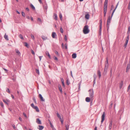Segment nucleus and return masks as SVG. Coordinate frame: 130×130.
I'll return each instance as SVG.
<instances>
[{
    "mask_svg": "<svg viewBox=\"0 0 130 130\" xmlns=\"http://www.w3.org/2000/svg\"><path fill=\"white\" fill-rule=\"evenodd\" d=\"M108 58H106V61L105 62V66L104 69V72H103V74L105 75L106 74L108 69Z\"/></svg>",
    "mask_w": 130,
    "mask_h": 130,
    "instance_id": "f257e3e1",
    "label": "nucleus"
},
{
    "mask_svg": "<svg viewBox=\"0 0 130 130\" xmlns=\"http://www.w3.org/2000/svg\"><path fill=\"white\" fill-rule=\"evenodd\" d=\"M111 16L110 17V16H109L107 20V21L106 26L107 27V31L108 32L109 29V27L110 24V21L111 19Z\"/></svg>",
    "mask_w": 130,
    "mask_h": 130,
    "instance_id": "f03ea898",
    "label": "nucleus"
},
{
    "mask_svg": "<svg viewBox=\"0 0 130 130\" xmlns=\"http://www.w3.org/2000/svg\"><path fill=\"white\" fill-rule=\"evenodd\" d=\"M89 30L88 29V26L87 25H85L84 28L83 32L85 34H86L89 32Z\"/></svg>",
    "mask_w": 130,
    "mask_h": 130,
    "instance_id": "7ed1b4c3",
    "label": "nucleus"
},
{
    "mask_svg": "<svg viewBox=\"0 0 130 130\" xmlns=\"http://www.w3.org/2000/svg\"><path fill=\"white\" fill-rule=\"evenodd\" d=\"M88 91L89 92V96L91 99L94 96V91L93 89H90Z\"/></svg>",
    "mask_w": 130,
    "mask_h": 130,
    "instance_id": "20e7f679",
    "label": "nucleus"
},
{
    "mask_svg": "<svg viewBox=\"0 0 130 130\" xmlns=\"http://www.w3.org/2000/svg\"><path fill=\"white\" fill-rule=\"evenodd\" d=\"M31 106L33 108L35 109L37 112H39V110L38 107L37 106H35L33 103L31 104Z\"/></svg>",
    "mask_w": 130,
    "mask_h": 130,
    "instance_id": "39448f33",
    "label": "nucleus"
},
{
    "mask_svg": "<svg viewBox=\"0 0 130 130\" xmlns=\"http://www.w3.org/2000/svg\"><path fill=\"white\" fill-rule=\"evenodd\" d=\"M105 112H104L102 116V120L101 121V123H102L105 120Z\"/></svg>",
    "mask_w": 130,
    "mask_h": 130,
    "instance_id": "423d86ee",
    "label": "nucleus"
},
{
    "mask_svg": "<svg viewBox=\"0 0 130 130\" xmlns=\"http://www.w3.org/2000/svg\"><path fill=\"white\" fill-rule=\"evenodd\" d=\"M130 69V63L129 62V63L127 65L126 68V72H127L128 71L129 69Z\"/></svg>",
    "mask_w": 130,
    "mask_h": 130,
    "instance_id": "0eeeda50",
    "label": "nucleus"
},
{
    "mask_svg": "<svg viewBox=\"0 0 130 130\" xmlns=\"http://www.w3.org/2000/svg\"><path fill=\"white\" fill-rule=\"evenodd\" d=\"M112 120H110V123L109 126V128L110 130H111L112 128Z\"/></svg>",
    "mask_w": 130,
    "mask_h": 130,
    "instance_id": "6e6552de",
    "label": "nucleus"
},
{
    "mask_svg": "<svg viewBox=\"0 0 130 130\" xmlns=\"http://www.w3.org/2000/svg\"><path fill=\"white\" fill-rule=\"evenodd\" d=\"M58 87L59 89V90L60 91V93H62V89L61 87V86L60 84L58 85Z\"/></svg>",
    "mask_w": 130,
    "mask_h": 130,
    "instance_id": "1a4fd4ad",
    "label": "nucleus"
},
{
    "mask_svg": "<svg viewBox=\"0 0 130 130\" xmlns=\"http://www.w3.org/2000/svg\"><path fill=\"white\" fill-rule=\"evenodd\" d=\"M56 35L55 32H53L52 34V37L53 38H56Z\"/></svg>",
    "mask_w": 130,
    "mask_h": 130,
    "instance_id": "9d476101",
    "label": "nucleus"
},
{
    "mask_svg": "<svg viewBox=\"0 0 130 130\" xmlns=\"http://www.w3.org/2000/svg\"><path fill=\"white\" fill-rule=\"evenodd\" d=\"M36 122L39 124H41V121L39 118H38L36 119Z\"/></svg>",
    "mask_w": 130,
    "mask_h": 130,
    "instance_id": "9b49d317",
    "label": "nucleus"
},
{
    "mask_svg": "<svg viewBox=\"0 0 130 130\" xmlns=\"http://www.w3.org/2000/svg\"><path fill=\"white\" fill-rule=\"evenodd\" d=\"M39 97L41 99V101H44V99H43L42 95L41 94H39Z\"/></svg>",
    "mask_w": 130,
    "mask_h": 130,
    "instance_id": "f8f14e48",
    "label": "nucleus"
},
{
    "mask_svg": "<svg viewBox=\"0 0 130 130\" xmlns=\"http://www.w3.org/2000/svg\"><path fill=\"white\" fill-rule=\"evenodd\" d=\"M107 6H104V13H106V12H107Z\"/></svg>",
    "mask_w": 130,
    "mask_h": 130,
    "instance_id": "ddd939ff",
    "label": "nucleus"
},
{
    "mask_svg": "<svg viewBox=\"0 0 130 130\" xmlns=\"http://www.w3.org/2000/svg\"><path fill=\"white\" fill-rule=\"evenodd\" d=\"M118 3L117 4V5H116V7H115V9H114V10H113V12L112 13V14H111V17H112L113 15V13H114V12H115L116 9L117 8V7L118 6Z\"/></svg>",
    "mask_w": 130,
    "mask_h": 130,
    "instance_id": "4468645a",
    "label": "nucleus"
},
{
    "mask_svg": "<svg viewBox=\"0 0 130 130\" xmlns=\"http://www.w3.org/2000/svg\"><path fill=\"white\" fill-rule=\"evenodd\" d=\"M99 76V78H100L101 76V74L100 71L99 70L97 72Z\"/></svg>",
    "mask_w": 130,
    "mask_h": 130,
    "instance_id": "2eb2a0df",
    "label": "nucleus"
},
{
    "mask_svg": "<svg viewBox=\"0 0 130 130\" xmlns=\"http://www.w3.org/2000/svg\"><path fill=\"white\" fill-rule=\"evenodd\" d=\"M90 15L88 13L87 14L85 15V18L87 19H88L89 18Z\"/></svg>",
    "mask_w": 130,
    "mask_h": 130,
    "instance_id": "dca6fc26",
    "label": "nucleus"
},
{
    "mask_svg": "<svg viewBox=\"0 0 130 130\" xmlns=\"http://www.w3.org/2000/svg\"><path fill=\"white\" fill-rule=\"evenodd\" d=\"M90 98L88 97H86V98L85 100L87 102H89L90 101Z\"/></svg>",
    "mask_w": 130,
    "mask_h": 130,
    "instance_id": "f3484780",
    "label": "nucleus"
},
{
    "mask_svg": "<svg viewBox=\"0 0 130 130\" xmlns=\"http://www.w3.org/2000/svg\"><path fill=\"white\" fill-rule=\"evenodd\" d=\"M72 58H75L76 57V53H73L72 55Z\"/></svg>",
    "mask_w": 130,
    "mask_h": 130,
    "instance_id": "a211bd4d",
    "label": "nucleus"
},
{
    "mask_svg": "<svg viewBox=\"0 0 130 130\" xmlns=\"http://www.w3.org/2000/svg\"><path fill=\"white\" fill-rule=\"evenodd\" d=\"M123 84V82L121 81V83L120 84V88L121 89L122 88Z\"/></svg>",
    "mask_w": 130,
    "mask_h": 130,
    "instance_id": "6ab92c4d",
    "label": "nucleus"
},
{
    "mask_svg": "<svg viewBox=\"0 0 130 130\" xmlns=\"http://www.w3.org/2000/svg\"><path fill=\"white\" fill-rule=\"evenodd\" d=\"M108 1V0H105V2H104V6H107Z\"/></svg>",
    "mask_w": 130,
    "mask_h": 130,
    "instance_id": "aec40b11",
    "label": "nucleus"
},
{
    "mask_svg": "<svg viewBox=\"0 0 130 130\" xmlns=\"http://www.w3.org/2000/svg\"><path fill=\"white\" fill-rule=\"evenodd\" d=\"M39 128H38L39 129V130H42L44 128V126H39Z\"/></svg>",
    "mask_w": 130,
    "mask_h": 130,
    "instance_id": "412c9836",
    "label": "nucleus"
},
{
    "mask_svg": "<svg viewBox=\"0 0 130 130\" xmlns=\"http://www.w3.org/2000/svg\"><path fill=\"white\" fill-rule=\"evenodd\" d=\"M4 38H5V39L7 41L9 40L8 36L7 35H6V34H5V35L4 36Z\"/></svg>",
    "mask_w": 130,
    "mask_h": 130,
    "instance_id": "4be33fe9",
    "label": "nucleus"
},
{
    "mask_svg": "<svg viewBox=\"0 0 130 130\" xmlns=\"http://www.w3.org/2000/svg\"><path fill=\"white\" fill-rule=\"evenodd\" d=\"M42 38L43 40H46L47 39V38L46 37H45L44 36H42Z\"/></svg>",
    "mask_w": 130,
    "mask_h": 130,
    "instance_id": "5701e85b",
    "label": "nucleus"
},
{
    "mask_svg": "<svg viewBox=\"0 0 130 130\" xmlns=\"http://www.w3.org/2000/svg\"><path fill=\"white\" fill-rule=\"evenodd\" d=\"M15 51V52H16V53H17L18 54V55H20L21 53H20V52L18 50L16 49Z\"/></svg>",
    "mask_w": 130,
    "mask_h": 130,
    "instance_id": "b1692460",
    "label": "nucleus"
},
{
    "mask_svg": "<svg viewBox=\"0 0 130 130\" xmlns=\"http://www.w3.org/2000/svg\"><path fill=\"white\" fill-rule=\"evenodd\" d=\"M19 37L21 39H24V38L23 37V36L21 34H20L19 35Z\"/></svg>",
    "mask_w": 130,
    "mask_h": 130,
    "instance_id": "393cba45",
    "label": "nucleus"
},
{
    "mask_svg": "<svg viewBox=\"0 0 130 130\" xmlns=\"http://www.w3.org/2000/svg\"><path fill=\"white\" fill-rule=\"evenodd\" d=\"M30 6L34 10H35V7L32 4H30Z\"/></svg>",
    "mask_w": 130,
    "mask_h": 130,
    "instance_id": "a878e982",
    "label": "nucleus"
},
{
    "mask_svg": "<svg viewBox=\"0 0 130 130\" xmlns=\"http://www.w3.org/2000/svg\"><path fill=\"white\" fill-rule=\"evenodd\" d=\"M66 130H68L69 128V125L67 124L66 125Z\"/></svg>",
    "mask_w": 130,
    "mask_h": 130,
    "instance_id": "bb28decb",
    "label": "nucleus"
},
{
    "mask_svg": "<svg viewBox=\"0 0 130 130\" xmlns=\"http://www.w3.org/2000/svg\"><path fill=\"white\" fill-rule=\"evenodd\" d=\"M70 83L69 80V79H67L66 80V84L67 85H69L70 84Z\"/></svg>",
    "mask_w": 130,
    "mask_h": 130,
    "instance_id": "cd10ccee",
    "label": "nucleus"
},
{
    "mask_svg": "<svg viewBox=\"0 0 130 130\" xmlns=\"http://www.w3.org/2000/svg\"><path fill=\"white\" fill-rule=\"evenodd\" d=\"M24 45L26 47H27V48H28V44L26 42H25L24 43Z\"/></svg>",
    "mask_w": 130,
    "mask_h": 130,
    "instance_id": "c85d7f7f",
    "label": "nucleus"
},
{
    "mask_svg": "<svg viewBox=\"0 0 130 130\" xmlns=\"http://www.w3.org/2000/svg\"><path fill=\"white\" fill-rule=\"evenodd\" d=\"M54 14L55 15L54 19L55 20H57V15L55 14Z\"/></svg>",
    "mask_w": 130,
    "mask_h": 130,
    "instance_id": "c756f323",
    "label": "nucleus"
},
{
    "mask_svg": "<svg viewBox=\"0 0 130 130\" xmlns=\"http://www.w3.org/2000/svg\"><path fill=\"white\" fill-rule=\"evenodd\" d=\"M59 18H60L61 20L62 18V16L61 14V13H60L59 14Z\"/></svg>",
    "mask_w": 130,
    "mask_h": 130,
    "instance_id": "7c9ffc66",
    "label": "nucleus"
},
{
    "mask_svg": "<svg viewBox=\"0 0 130 130\" xmlns=\"http://www.w3.org/2000/svg\"><path fill=\"white\" fill-rule=\"evenodd\" d=\"M102 19H101V20H100V26H102Z\"/></svg>",
    "mask_w": 130,
    "mask_h": 130,
    "instance_id": "2f4dec72",
    "label": "nucleus"
},
{
    "mask_svg": "<svg viewBox=\"0 0 130 130\" xmlns=\"http://www.w3.org/2000/svg\"><path fill=\"white\" fill-rule=\"evenodd\" d=\"M46 55H47L48 56V57L49 58H51L50 55L48 52L47 53H46Z\"/></svg>",
    "mask_w": 130,
    "mask_h": 130,
    "instance_id": "473e14b6",
    "label": "nucleus"
},
{
    "mask_svg": "<svg viewBox=\"0 0 130 130\" xmlns=\"http://www.w3.org/2000/svg\"><path fill=\"white\" fill-rule=\"evenodd\" d=\"M60 32L61 33H63V28L61 27L60 28Z\"/></svg>",
    "mask_w": 130,
    "mask_h": 130,
    "instance_id": "72a5a7b5",
    "label": "nucleus"
},
{
    "mask_svg": "<svg viewBox=\"0 0 130 130\" xmlns=\"http://www.w3.org/2000/svg\"><path fill=\"white\" fill-rule=\"evenodd\" d=\"M36 72L37 73H38V74H39V70L38 69H36Z\"/></svg>",
    "mask_w": 130,
    "mask_h": 130,
    "instance_id": "f704fd0d",
    "label": "nucleus"
},
{
    "mask_svg": "<svg viewBox=\"0 0 130 130\" xmlns=\"http://www.w3.org/2000/svg\"><path fill=\"white\" fill-rule=\"evenodd\" d=\"M111 104L110 105L109 107V108H112V105H113V102H111Z\"/></svg>",
    "mask_w": 130,
    "mask_h": 130,
    "instance_id": "c9c22d12",
    "label": "nucleus"
},
{
    "mask_svg": "<svg viewBox=\"0 0 130 130\" xmlns=\"http://www.w3.org/2000/svg\"><path fill=\"white\" fill-rule=\"evenodd\" d=\"M102 26H100V34H101V29H102Z\"/></svg>",
    "mask_w": 130,
    "mask_h": 130,
    "instance_id": "e433bc0d",
    "label": "nucleus"
},
{
    "mask_svg": "<svg viewBox=\"0 0 130 130\" xmlns=\"http://www.w3.org/2000/svg\"><path fill=\"white\" fill-rule=\"evenodd\" d=\"M31 37L32 39L34 40L35 38L33 35L31 34Z\"/></svg>",
    "mask_w": 130,
    "mask_h": 130,
    "instance_id": "4c0bfd02",
    "label": "nucleus"
},
{
    "mask_svg": "<svg viewBox=\"0 0 130 130\" xmlns=\"http://www.w3.org/2000/svg\"><path fill=\"white\" fill-rule=\"evenodd\" d=\"M37 21H39L40 22H42V21L40 18H38L37 19Z\"/></svg>",
    "mask_w": 130,
    "mask_h": 130,
    "instance_id": "58836bf2",
    "label": "nucleus"
},
{
    "mask_svg": "<svg viewBox=\"0 0 130 130\" xmlns=\"http://www.w3.org/2000/svg\"><path fill=\"white\" fill-rule=\"evenodd\" d=\"M31 53H32V54L33 55H34L35 54V52H34V51L33 50H31Z\"/></svg>",
    "mask_w": 130,
    "mask_h": 130,
    "instance_id": "ea45409f",
    "label": "nucleus"
},
{
    "mask_svg": "<svg viewBox=\"0 0 130 130\" xmlns=\"http://www.w3.org/2000/svg\"><path fill=\"white\" fill-rule=\"evenodd\" d=\"M128 9H130V1H129V4H128Z\"/></svg>",
    "mask_w": 130,
    "mask_h": 130,
    "instance_id": "a19ab883",
    "label": "nucleus"
},
{
    "mask_svg": "<svg viewBox=\"0 0 130 130\" xmlns=\"http://www.w3.org/2000/svg\"><path fill=\"white\" fill-rule=\"evenodd\" d=\"M22 14L23 16V17H25V14L23 12H22Z\"/></svg>",
    "mask_w": 130,
    "mask_h": 130,
    "instance_id": "79ce46f5",
    "label": "nucleus"
},
{
    "mask_svg": "<svg viewBox=\"0 0 130 130\" xmlns=\"http://www.w3.org/2000/svg\"><path fill=\"white\" fill-rule=\"evenodd\" d=\"M65 48L66 49H67V43H65L64 44Z\"/></svg>",
    "mask_w": 130,
    "mask_h": 130,
    "instance_id": "37998d69",
    "label": "nucleus"
},
{
    "mask_svg": "<svg viewBox=\"0 0 130 130\" xmlns=\"http://www.w3.org/2000/svg\"><path fill=\"white\" fill-rule=\"evenodd\" d=\"M57 115L59 118H60L61 117L60 115L59 114L58 112L57 113Z\"/></svg>",
    "mask_w": 130,
    "mask_h": 130,
    "instance_id": "c03bdc74",
    "label": "nucleus"
},
{
    "mask_svg": "<svg viewBox=\"0 0 130 130\" xmlns=\"http://www.w3.org/2000/svg\"><path fill=\"white\" fill-rule=\"evenodd\" d=\"M130 89V85H129L127 89V91H128Z\"/></svg>",
    "mask_w": 130,
    "mask_h": 130,
    "instance_id": "a18cd8bd",
    "label": "nucleus"
},
{
    "mask_svg": "<svg viewBox=\"0 0 130 130\" xmlns=\"http://www.w3.org/2000/svg\"><path fill=\"white\" fill-rule=\"evenodd\" d=\"M0 104L1 106L3 107H4L3 104L2 102H0Z\"/></svg>",
    "mask_w": 130,
    "mask_h": 130,
    "instance_id": "49530a36",
    "label": "nucleus"
},
{
    "mask_svg": "<svg viewBox=\"0 0 130 130\" xmlns=\"http://www.w3.org/2000/svg\"><path fill=\"white\" fill-rule=\"evenodd\" d=\"M114 6L113 5H112L111 6V9H110V11H111L112 9L114 8Z\"/></svg>",
    "mask_w": 130,
    "mask_h": 130,
    "instance_id": "de8ad7c7",
    "label": "nucleus"
},
{
    "mask_svg": "<svg viewBox=\"0 0 130 130\" xmlns=\"http://www.w3.org/2000/svg\"><path fill=\"white\" fill-rule=\"evenodd\" d=\"M6 91L9 93H10V92L9 90V89L8 88H7V90H6Z\"/></svg>",
    "mask_w": 130,
    "mask_h": 130,
    "instance_id": "09e8293b",
    "label": "nucleus"
},
{
    "mask_svg": "<svg viewBox=\"0 0 130 130\" xmlns=\"http://www.w3.org/2000/svg\"><path fill=\"white\" fill-rule=\"evenodd\" d=\"M64 39L66 41H67V38L66 35L64 36Z\"/></svg>",
    "mask_w": 130,
    "mask_h": 130,
    "instance_id": "8fccbe9b",
    "label": "nucleus"
},
{
    "mask_svg": "<svg viewBox=\"0 0 130 130\" xmlns=\"http://www.w3.org/2000/svg\"><path fill=\"white\" fill-rule=\"evenodd\" d=\"M127 44V43H125L124 45V47L125 48L126 47Z\"/></svg>",
    "mask_w": 130,
    "mask_h": 130,
    "instance_id": "3c124183",
    "label": "nucleus"
},
{
    "mask_svg": "<svg viewBox=\"0 0 130 130\" xmlns=\"http://www.w3.org/2000/svg\"><path fill=\"white\" fill-rule=\"evenodd\" d=\"M61 80L62 83L64 82V80L63 78H61Z\"/></svg>",
    "mask_w": 130,
    "mask_h": 130,
    "instance_id": "603ef678",
    "label": "nucleus"
},
{
    "mask_svg": "<svg viewBox=\"0 0 130 130\" xmlns=\"http://www.w3.org/2000/svg\"><path fill=\"white\" fill-rule=\"evenodd\" d=\"M3 69L5 71H6V73H7V72H8V70H7L6 69H5V68H3Z\"/></svg>",
    "mask_w": 130,
    "mask_h": 130,
    "instance_id": "864d4df0",
    "label": "nucleus"
},
{
    "mask_svg": "<svg viewBox=\"0 0 130 130\" xmlns=\"http://www.w3.org/2000/svg\"><path fill=\"white\" fill-rule=\"evenodd\" d=\"M3 101L6 104H8V103L6 101V100H3Z\"/></svg>",
    "mask_w": 130,
    "mask_h": 130,
    "instance_id": "5fc2aeb1",
    "label": "nucleus"
},
{
    "mask_svg": "<svg viewBox=\"0 0 130 130\" xmlns=\"http://www.w3.org/2000/svg\"><path fill=\"white\" fill-rule=\"evenodd\" d=\"M54 59L55 60H58L57 58L55 56H54Z\"/></svg>",
    "mask_w": 130,
    "mask_h": 130,
    "instance_id": "6e6d98bb",
    "label": "nucleus"
},
{
    "mask_svg": "<svg viewBox=\"0 0 130 130\" xmlns=\"http://www.w3.org/2000/svg\"><path fill=\"white\" fill-rule=\"evenodd\" d=\"M23 115L25 117L27 118V116H26V114L25 113H23Z\"/></svg>",
    "mask_w": 130,
    "mask_h": 130,
    "instance_id": "4d7b16f0",
    "label": "nucleus"
},
{
    "mask_svg": "<svg viewBox=\"0 0 130 130\" xmlns=\"http://www.w3.org/2000/svg\"><path fill=\"white\" fill-rule=\"evenodd\" d=\"M129 40L126 39L125 40V43H128Z\"/></svg>",
    "mask_w": 130,
    "mask_h": 130,
    "instance_id": "13d9d810",
    "label": "nucleus"
},
{
    "mask_svg": "<svg viewBox=\"0 0 130 130\" xmlns=\"http://www.w3.org/2000/svg\"><path fill=\"white\" fill-rule=\"evenodd\" d=\"M62 83L63 86L64 87H65V85L64 82Z\"/></svg>",
    "mask_w": 130,
    "mask_h": 130,
    "instance_id": "bf43d9fd",
    "label": "nucleus"
},
{
    "mask_svg": "<svg viewBox=\"0 0 130 130\" xmlns=\"http://www.w3.org/2000/svg\"><path fill=\"white\" fill-rule=\"evenodd\" d=\"M33 100L36 103V100L35 99V98H33Z\"/></svg>",
    "mask_w": 130,
    "mask_h": 130,
    "instance_id": "052dcab7",
    "label": "nucleus"
},
{
    "mask_svg": "<svg viewBox=\"0 0 130 130\" xmlns=\"http://www.w3.org/2000/svg\"><path fill=\"white\" fill-rule=\"evenodd\" d=\"M26 18L28 19H30V17L28 16H26Z\"/></svg>",
    "mask_w": 130,
    "mask_h": 130,
    "instance_id": "680f3d73",
    "label": "nucleus"
},
{
    "mask_svg": "<svg viewBox=\"0 0 130 130\" xmlns=\"http://www.w3.org/2000/svg\"><path fill=\"white\" fill-rule=\"evenodd\" d=\"M130 32V31L128 30L127 32V34H128V35H129V34Z\"/></svg>",
    "mask_w": 130,
    "mask_h": 130,
    "instance_id": "e2e57ef3",
    "label": "nucleus"
},
{
    "mask_svg": "<svg viewBox=\"0 0 130 130\" xmlns=\"http://www.w3.org/2000/svg\"><path fill=\"white\" fill-rule=\"evenodd\" d=\"M44 8L46 9V10L47 9V6H44Z\"/></svg>",
    "mask_w": 130,
    "mask_h": 130,
    "instance_id": "0e129e2a",
    "label": "nucleus"
},
{
    "mask_svg": "<svg viewBox=\"0 0 130 130\" xmlns=\"http://www.w3.org/2000/svg\"><path fill=\"white\" fill-rule=\"evenodd\" d=\"M26 10H27L28 11H29V9L28 8V7L26 8Z\"/></svg>",
    "mask_w": 130,
    "mask_h": 130,
    "instance_id": "69168bd1",
    "label": "nucleus"
},
{
    "mask_svg": "<svg viewBox=\"0 0 130 130\" xmlns=\"http://www.w3.org/2000/svg\"><path fill=\"white\" fill-rule=\"evenodd\" d=\"M55 53L56 54H57V55H58V52H57V51H55Z\"/></svg>",
    "mask_w": 130,
    "mask_h": 130,
    "instance_id": "338daca9",
    "label": "nucleus"
},
{
    "mask_svg": "<svg viewBox=\"0 0 130 130\" xmlns=\"http://www.w3.org/2000/svg\"><path fill=\"white\" fill-rule=\"evenodd\" d=\"M50 125V126H51V127L52 128H53V127H54L53 126V125L52 124H51V125Z\"/></svg>",
    "mask_w": 130,
    "mask_h": 130,
    "instance_id": "774afa93",
    "label": "nucleus"
}]
</instances>
